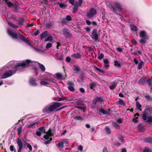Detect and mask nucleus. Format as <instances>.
Returning a JSON list of instances; mask_svg holds the SVG:
<instances>
[{"instance_id": "1", "label": "nucleus", "mask_w": 152, "mask_h": 152, "mask_svg": "<svg viewBox=\"0 0 152 152\" xmlns=\"http://www.w3.org/2000/svg\"><path fill=\"white\" fill-rule=\"evenodd\" d=\"M31 63V61L29 60H26L23 61L22 63H19L18 64L14 66L13 71L11 70H10L2 74L1 78L3 79L10 77L15 73L17 71L19 70L20 69V67H24L27 66L30 63Z\"/></svg>"}, {"instance_id": "2", "label": "nucleus", "mask_w": 152, "mask_h": 152, "mask_svg": "<svg viewBox=\"0 0 152 152\" xmlns=\"http://www.w3.org/2000/svg\"><path fill=\"white\" fill-rule=\"evenodd\" d=\"M7 33L9 35L11 36L13 38L16 39H20L22 41L25 42L29 45H31V43L30 41L22 34H21L18 32V33H16L13 32L11 30L8 28L7 29Z\"/></svg>"}, {"instance_id": "3", "label": "nucleus", "mask_w": 152, "mask_h": 152, "mask_svg": "<svg viewBox=\"0 0 152 152\" xmlns=\"http://www.w3.org/2000/svg\"><path fill=\"white\" fill-rule=\"evenodd\" d=\"M61 104L59 102H55L53 105H48L45 107L43 109L44 113H49L53 111L56 108L59 107Z\"/></svg>"}, {"instance_id": "4", "label": "nucleus", "mask_w": 152, "mask_h": 152, "mask_svg": "<svg viewBox=\"0 0 152 152\" xmlns=\"http://www.w3.org/2000/svg\"><path fill=\"white\" fill-rule=\"evenodd\" d=\"M149 111L148 109H145L142 115V118L144 121H146V122H152V116H148V111Z\"/></svg>"}, {"instance_id": "5", "label": "nucleus", "mask_w": 152, "mask_h": 152, "mask_svg": "<svg viewBox=\"0 0 152 152\" xmlns=\"http://www.w3.org/2000/svg\"><path fill=\"white\" fill-rule=\"evenodd\" d=\"M96 13V10L94 8H91L87 12L86 15L88 18H94Z\"/></svg>"}, {"instance_id": "6", "label": "nucleus", "mask_w": 152, "mask_h": 152, "mask_svg": "<svg viewBox=\"0 0 152 152\" xmlns=\"http://www.w3.org/2000/svg\"><path fill=\"white\" fill-rule=\"evenodd\" d=\"M51 77L50 76H48L45 79H42L41 80L40 83L41 85L43 86H47L49 84V83L51 82Z\"/></svg>"}, {"instance_id": "7", "label": "nucleus", "mask_w": 152, "mask_h": 152, "mask_svg": "<svg viewBox=\"0 0 152 152\" xmlns=\"http://www.w3.org/2000/svg\"><path fill=\"white\" fill-rule=\"evenodd\" d=\"M99 35L97 33V30L95 29H94L92 32V39L95 41H96L99 39Z\"/></svg>"}, {"instance_id": "8", "label": "nucleus", "mask_w": 152, "mask_h": 152, "mask_svg": "<svg viewBox=\"0 0 152 152\" xmlns=\"http://www.w3.org/2000/svg\"><path fill=\"white\" fill-rule=\"evenodd\" d=\"M62 32L65 37L66 38H70L72 34L69 32V30L66 28H64L62 30Z\"/></svg>"}, {"instance_id": "9", "label": "nucleus", "mask_w": 152, "mask_h": 152, "mask_svg": "<svg viewBox=\"0 0 152 152\" xmlns=\"http://www.w3.org/2000/svg\"><path fill=\"white\" fill-rule=\"evenodd\" d=\"M45 130L44 127L42 126L38 129V130L36 133V134L38 136H40L42 134L45 133Z\"/></svg>"}, {"instance_id": "10", "label": "nucleus", "mask_w": 152, "mask_h": 152, "mask_svg": "<svg viewBox=\"0 0 152 152\" xmlns=\"http://www.w3.org/2000/svg\"><path fill=\"white\" fill-rule=\"evenodd\" d=\"M139 36L142 38L144 39H148V37L147 34L144 31H140Z\"/></svg>"}, {"instance_id": "11", "label": "nucleus", "mask_w": 152, "mask_h": 152, "mask_svg": "<svg viewBox=\"0 0 152 152\" xmlns=\"http://www.w3.org/2000/svg\"><path fill=\"white\" fill-rule=\"evenodd\" d=\"M52 135L53 134L51 130L50 129H49L47 134L44 135V138L45 139L48 140L49 139H50V137H52Z\"/></svg>"}, {"instance_id": "12", "label": "nucleus", "mask_w": 152, "mask_h": 152, "mask_svg": "<svg viewBox=\"0 0 152 152\" xmlns=\"http://www.w3.org/2000/svg\"><path fill=\"white\" fill-rule=\"evenodd\" d=\"M103 101V99L101 97H97L93 100V104L95 105L98 102H102Z\"/></svg>"}, {"instance_id": "13", "label": "nucleus", "mask_w": 152, "mask_h": 152, "mask_svg": "<svg viewBox=\"0 0 152 152\" xmlns=\"http://www.w3.org/2000/svg\"><path fill=\"white\" fill-rule=\"evenodd\" d=\"M17 142L19 146L18 152H21L23 147L22 141L20 139H18Z\"/></svg>"}, {"instance_id": "14", "label": "nucleus", "mask_w": 152, "mask_h": 152, "mask_svg": "<svg viewBox=\"0 0 152 152\" xmlns=\"http://www.w3.org/2000/svg\"><path fill=\"white\" fill-rule=\"evenodd\" d=\"M71 56L72 58H74L79 59L81 58V56L79 53H76L72 55Z\"/></svg>"}, {"instance_id": "15", "label": "nucleus", "mask_w": 152, "mask_h": 152, "mask_svg": "<svg viewBox=\"0 0 152 152\" xmlns=\"http://www.w3.org/2000/svg\"><path fill=\"white\" fill-rule=\"evenodd\" d=\"M117 85V82L116 80L114 81L111 86H109L111 90H114Z\"/></svg>"}, {"instance_id": "16", "label": "nucleus", "mask_w": 152, "mask_h": 152, "mask_svg": "<svg viewBox=\"0 0 152 152\" xmlns=\"http://www.w3.org/2000/svg\"><path fill=\"white\" fill-rule=\"evenodd\" d=\"M29 83L30 85L33 86H37V83L33 78H31L30 79Z\"/></svg>"}, {"instance_id": "17", "label": "nucleus", "mask_w": 152, "mask_h": 152, "mask_svg": "<svg viewBox=\"0 0 152 152\" xmlns=\"http://www.w3.org/2000/svg\"><path fill=\"white\" fill-rule=\"evenodd\" d=\"M97 85V84L96 82H91L89 85V86L91 89H94Z\"/></svg>"}, {"instance_id": "18", "label": "nucleus", "mask_w": 152, "mask_h": 152, "mask_svg": "<svg viewBox=\"0 0 152 152\" xmlns=\"http://www.w3.org/2000/svg\"><path fill=\"white\" fill-rule=\"evenodd\" d=\"M73 118L76 120L80 121H83L84 120L83 118L81 116L79 115L74 116H73Z\"/></svg>"}, {"instance_id": "19", "label": "nucleus", "mask_w": 152, "mask_h": 152, "mask_svg": "<svg viewBox=\"0 0 152 152\" xmlns=\"http://www.w3.org/2000/svg\"><path fill=\"white\" fill-rule=\"evenodd\" d=\"M139 116V114L138 113H136L134 115L135 118H133L132 119V121L133 122L135 123H136L138 122V117Z\"/></svg>"}, {"instance_id": "20", "label": "nucleus", "mask_w": 152, "mask_h": 152, "mask_svg": "<svg viewBox=\"0 0 152 152\" xmlns=\"http://www.w3.org/2000/svg\"><path fill=\"white\" fill-rule=\"evenodd\" d=\"M53 37L52 36H50L46 38L45 40V42L48 41L50 42H53Z\"/></svg>"}, {"instance_id": "21", "label": "nucleus", "mask_w": 152, "mask_h": 152, "mask_svg": "<svg viewBox=\"0 0 152 152\" xmlns=\"http://www.w3.org/2000/svg\"><path fill=\"white\" fill-rule=\"evenodd\" d=\"M48 35V32L47 31H45L41 33V34L40 39L42 40L44 37H46Z\"/></svg>"}, {"instance_id": "22", "label": "nucleus", "mask_w": 152, "mask_h": 152, "mask_svg": "<svg viewBox=\"0 0 152 152\" xmlns=\"http://www.w3.org/2000/svg\"><path fill=\"white\" fill-rule=\"evenodd\" d=\"M104 66L105 68H109V61L107 59H104Z\"/></svg>"}, {"instance_id": "23", "label": "nucleus", "mask_w": 152, "mask_h": 152, "mask_svg": "<svg viewBox=\"0 0 152 152\" xmlns=\"http://www.w3.org/2000/svg\"><path fill=\"white\" fill-rule=\"evenodd\" d=\"M8 24L11 27L14 28H17L18 27V26L13 23H12L10 21L7 22Z\"/></svg>"}, {"instance_id": "24", "label": "nucleus", "mask_w": 152, "mask_h": 152, "mask_svg": "<svg viewBox=\"0 0 152 152\" xmlns=\"http://www.w3.org/2000/svg\"><path fill=\"white\" fill-rule=\"evenodd\" d=\"M114 4L115 6L118 8V10H119L120 11H121L122 10V8L120 4L118 2H115Z\"/></svg>"}, {"instance_id": "25", "label": "nucleus", "mask_w": 152, "mask_h": 152, "mask_svg": "<svg viewBox=\"0 0 152 152\" xmlns=\"http://www.w3.org/2000/svg\"><path fill=\"white\" fill-rule=\"evenodd\" d=\"M38 64L41 71L43 72H44L45 71V68L44 65L40 63H39Z\"/></svg>"}, {"instance_id": "26", "label": "nucleus", "mask_w": 152, "mask_h": 152, "mask_svg": "<svg viewBox=\"0 0 152 152\" xmlns=\"http://www.w3.org/2000/svg\"><path fill=\"white\" fill-rule=\"evenodd\" d=\"M113 126L117 129H119L120 128V126L116 122H113L112 123Z\"/></svg>"}, {"instance_id": "27", "label": "nucleus", "mask_w": 152, "mask_h": 152, "mask_svg": "<svg viewBox=\"0 0 152 152\" xmlns=\"http://www.w3.org/2000/svg\"><path fill=\"white\" fill-rule=\"evenodd\" d=\"M136 108L137 109L141 111V105L138 101H137L136 102Z\"/></svg>"}, {"instance_id": "28", "label": "nucleus", "mask_w": 152, "mask_h": 152, "mask_svg": "<svg viewBox=\"0 0 152 152\" xmlns=\"http://www.w3.org/2000/svg\"><path fill=\"white\" fill-rule=\"evenodd\" d=\"M143 152H152V150L148 147L145 148Z\"/></svg>"}, {"instance_id": "29", "label": "nucleus", "mask_w": 152, "mask_h": 152, "mask_svg": "<svg viewBox=\"0 0 152 152\" xmlns=\"http://www.w3.org/2000/svg\"><path fill=\"white\" fill-rule=\"evenodd\" d=\"M63 100H71V99H69V98L66 97H62L61 98H59L58 99V101H61Z\"/></svg>"}, {"instance_id": "30", "label": "nucleus", "mask_w": 152, "mask_h": 152, "mask_svg": "<svg viewBox=\"0 0 152 152\" xmlns=\"http://www.w3.org/2000/svg\"><path fill=\"white\" fill-rule=\"evenodd\" d=\"M130 27L131 30L134 31H136L137 30V28L136 26L134 25H131Z\"/></svg>"}, {"instance_id": "31", "label": "nucleus", "mask_w": 152, "mask_h": 152, "mask_svg": "<svg viewBox=\"0 0 152 152\" xmlns=\"http://www.w3.org/2000/svg\"><path fill=\"white\" fill-rule=\"evenodd\" d=\"M118 104L122 105L125 106L126 105L124 101L121 99H119L118 101Z\"/></svg>"}, {"instance_id": "32", "label": "nucleus", "mask_w": 152, "mask_h": 152, "mask_svg": "<svg viewBox=\"0 0 152 152\" xmlns=\"http://www.w3.org/2000/svg\"><path fill=\"white\" fill-rule=\"evenodd\" d=\"M79 7H80L77 4H75L73 8V12H75L78 10Z\"/></svg>"}, {"instance_id": "33", "label": "nucleus", "mask_w": 152, "mask_h": 152, "mask_svg": "<svg viewBox=\"0 0 152 152\" xmlns=\"http://www.w3.org/2000/svg\"><path fill=\"white\" fill-rule=\"evenodd\" d=\"M14 64V62L13 61H10L8 64H7V67L9 68H10V67H13V65Z\"/></svg>"}, {"instance_id": "34", "label": "nucleus", "mask_w": 152, "mask_h": 152, "mask_svg": "<svg viewBox=\"0 0 152 152\" xmlns=\"http://www.w3.org/2000/svg\"><path fill=\"white\" fill-rule=\"evenodd\" d=\"M143 65V62L142 61H140V62L138 64V69H141L142 67V65Z\"/></svg>"}, {"instance_id": "35", "label": "nucleus", "mask_w": 152, "mask_h": 152, "mask_svg": "<svg viewBox=\"0 0 152 152\" xmlns=\"http://www.w3.org/2000/svg\"><path fill=\"white\" fill-rule=\"evenodd\" d=\"M19 6V4L18 3H16L15 5L13 4V6L12 7H14L15 10L16 11L18 10Z\"/></svg>"}, {"instance_id": "36", "label": "nucleus", "mask_w": 152, "mask_h": 152, "mask_svg": "<svg viewBox=\"0 0 152 152\" xmlns=\"http://www.w3.org/2000/svg\"><path fill=\"white\" fill-rule=\"evenodd\" d=\"M56 76L57 77L58 79H61L62 77V74L61 73H57L56 74Z\"/></svg>"}, {"instance_id": "37", "label": "nucleus", "mask_w": 152, "mask_h": 152, "mask_svg": "<svg viewBox=\"0 0 152 152\" xmlns=\"http://www.w3.org/2000/svg\"><path fill=\"white\" fill-rule=\"evenodd\" d=\"M105 130L107 134H110L111 133L110 129L108 126H106L105 127Z\"/></svg>"}, {"instance_id": "38", "label": "nucleus", "mask_w": 152, "mask_h": 152, "mask_svg": "<svg viewBox=\"0 0 152 152\" xmlns=\"http://www.w3.org/2000/svg\"><path fill=\"white\" fill-rule=\"evenodd\" d=\"M83 0H78V2L76 1L75 4H77L79 7H80L82 5Z\"/></svg>"}, {"instance_id": "39", "label": "nucleus", "mask_w": 152, "mask_h": 152, "mask_svg": "<svg viewBox=\"0 0 152 152\" xmlns=\"http://www.w3.org/2000/svg\"><path fill=\"white\" fill-rule=\"evenodd\" d=\"M63 145L64 143L63 142V141L62 142H61L59 143H58L57 144V146L58 147H60L61 148H63Z\"/></svg>"}, {"instance_id": "40", "label": "nucleus", "mask_w": 152, "mask_h": 152, "mask_svg": "<svg viewBox=\"0 0 152 152\" xmlns=\"http://www.w3.org/2000/svg\"><path fill=\"white\" fill-rule=\"evenodd\" d=\"M110 9L112 10L113 12L115 13L116 12L115 9L112 5L109 6Z\"/></svg>"}, {"instance_id": "41", "label": "nucleus", "mask_w": 152, "mask_h": 152, "mask_svg": "<svg viewBox=\"0 0 152 152\" xmlns=\"http://www.w3.org/2000/svg\"><path fill=\"white\" fill-rule=\"evenodd\" d=\"M22 130V126H20L19 128H18L17 129V132L18 135H20L21 134V131Z\"/></svg>"}, {"instance_id": "42", "label": "nucleus", "mask_w": 152, "mask_h": 152, "mask_svg": "<svg viewBox=\"0 0 152 152\" xmlns=\"http://www.w3.org/2000/svg\"><path fill=\"white\" fill-rule=\"evenodd\" d=\"M104 57V54L102 53H101V54H99L98 55V58L100 60L102 59V58H103Z\"/></svg>"}, {"instance_id": "43", "label": "nucleus", "mask_w": 152, "mask_h": 152, "mask_svg": "<svg viewBox=\"0 0 152 152\" xmlns=\"http://www.w3.org/2000/svg\"><path fill=\"white\" fill-rule=\"evenodd\" d=\"M52 44L50 43H48L47 44L46 48V49H48L52 47Z\"/></svg>"}, {"instance_id": "44", "label": "nucleus", "mask_w": 152, "mask_h": 152, "mask_svg": "<svg viewBox=\"0 0 152 152\" xmlns=\"http://www.w3.org/2000/svg\"><path fill=\"white\" fill-rule=\"evenodd\" d=\"M74 86H69L68 88V89L71 91H75V89L73 87Z\"/></svg>"}, {"instance_id": "45", "label": "nucleus", "mask_w": 152, "mask_h": 152, "mask_svg": "<svg viewBox=\"0 0 152 152\" xmlns=\"http://www.w3.org/2000/svg\"><path fill=\"white\" fill-rule=\"evenodd\" d=\"M114 65L116 66H118V67H120L121 66L120 64L117 61H114Z\"/></svg>"}, {"instance_id": "46", "label": "nucleus", "mask_w": 152, "mask_h": 152, "mask_svg": "<svg viewBox=\"0 0 152 152\" xmlns=\"http://www.w3.org/2000/svg\"><path fill=\"white\" fill-rule=\"evenodd\" d=\"M26 145H27V147L29 148V151H31L32 150V147L31 145L28 143H26Z\"/></svg>"}, {"instance_id": "47", "label": "nucleus", "mask_w": 152, "mask_h": 152, "mask_svg": "<svg viewBox=\"0 0 152 152\" xmlns=\"http://www.w3.org/2000/svg\"><path fill=\"white\" fill-rule=\"evenodd\" d=\"M66 20V18H63L61 21V23L62 24H66L67 22V21Z\"/></svg>"}, {"instance_id": "48", "label": "nucleus", "mask_w": 152, "mask_h": 152, "mask_svg": "<svg viewBox=\"0 0 152 152\" xmlns=\"http://www.w3.org/2000/svg\"><path fill=\"white\" fill-rule=\"evenodd\" d=\"M59 6L61 8L64 9L66 7V6L64 4L62 3H60L59 4Z\"/></svg>"}, {"instance_id": "49", "label": "nucleus", "mask_w": 152, "mask_h": 152, "mask_svg": "<svg viewBox=\"0 0 152 152\" xmlns=\"http://www.w3.org/2000/svg\"><path fill=\"white\" fill-rule=\"evenodd\" d=\"M39 123V122H36L35 123H34L33 124H30L29 126H28V127H32L33 126H34V125H37Z\"/></svg>"}, {"instance_id": "50", "label": "nucleus", "mask_w": 152, "mask_h": 152, "mask_svg": "<svg viewBox=\"0 0 152 152\" xmlns=\"http://www.w3.org/2000/svg\"><path fill=\"white\" fill-rule=\"evenodd\" d=\"M67 84L69 86H74V83L71 81H68Z\"/></svg>"}, {"instance_id": "51", "label": "nucleus", "mask_w": 152, "mask_h": 152, "mask_svg": "<svg viewBox=\"0 0 152 152\" xmlns=\"http://www.w3.org/2000/svg\"><path fill=\"white\" fill-rule=\"evenodd\" d=\"M52 138H50L49 140L45 141L44 142V143L45 144H49L52 141Z\"/></svg>"}, {"instance_id": "52", "label": "nucleus", "mask_w": 152, "mask_h": 152, "mask_svg": "<svg viewBox=\"0 0 152 152\" xmlns=\"http://www.w3.org/2000/svg\"><path fill=\"white\" fill-rule=\"evenodd\" d=\"M10 149L11 151H14V152H16V150L13 145H10Z\"/></svg>"}, {"instance_id": "53", "label": "nucleus", "mask_w": 152, "mask_h": 152, "mask_svg": "<svg viewBox=\"0 0 152 152\" xmlns=\"http://www.w3.org/2000/svg\"><path fill=\"white\" fill-rule=\"evenodd\" d=\"M24 21V20L22 18H20L19 20L18 23L20 24H22L23 23Z\"/></svg>"}, {"instance_id": "54", "label": "nucleus", "mask_w": 152, "mask_h": 152, "mask_svg": "<svg viewBox=\"0 0 152 152\" xmlns=\"http://www.w3.org/2000/svg\"><path fill=\"white\" fill-rule=\"evenodd\" d=\"M66 20H67V21H71L72 19L71 17L69 15L66 16Z\"/></svg>"}, {"instance_id": "55", "label": "nucleus", "mask_w": 152, "mask_h": 152, "mask_svg": "<svg viewBox=\"0 0 152 152\" xmlns=\"http://www.w3.org/2000/svg\"><path fill=\"white\" fill-rule=\"evenodd\" d=\"M63 142L64 144H65L66 146H67L68 145V141L66 140H63Z\"/></svg>"}, {"instance_id": "56", "label": "nucleus", "mask_w": 152, "mask_h": 152, "mask_svg": "<svg viewBox=\"0 0 152 152\" xmlns=\"http://www.w3.org/2000/svg\"><path fill=\"white\" fill-rule=\"evenodd\" d=\"M64 55L63 54H62L60 55L59 59L61 61H63L64 60Z\"/></svg>"}, {"instance_id": "57", "label": "nucleus", "mask_w": 152, "mask_h": 152, "mask_svg": "<svg viewBox=\"0 0 152 152\" xmlns=\"http://www.w3.org/2000/svg\"><path fill=\"white\" fill-rule=\"evenodd\" d=\"M39 34V30L37 29L34 32V35H35V36H37Z\"/></svg>"}, {"instance_id": "58", "label": "nucleus", "mask_w": 152, "mask_h": 152, "mask_svg": "<svg viewBox=\"0 0 152 152\" xmlns=\"http://www.w3.org/2000/svg\"><path fill=\"white\" fill-rule=\"evenodd\" d=\"M70 61L71 58L69 57L68 56L66 58V62H69Z\"/></svg>"}, {"instance_id": "59", "label": "nucleus", "mask_w": 152, "mask_h": 152, "mask_svg": "<svg viewBox=\"0 0 152 152\" xmlns=\"http://www.w3.org/2000/svg\"><path fill=\"white\" fill-rule=\"evenodd\" d=\"M78 149L80 151H82L83 150V147L82 145H80L78 146Z\"/></svg>"}, {"instance_id": "60", "label": "nucleus", "mask_w": 152, "mask_h": 152, "mask_svg": "<svg viewBox=\"0 0 152 152\" xmlns=\"http://www.w3.org/2000/svg\"><path fill=\"white\" fill-rule=\"evenodd\" d=\"M119 139L122 142H124V139L123 137L122 136H119Z\"/></svg>"}, {"instance_id": "61", "label": "nucleus", "mask_w": 152, "mask_h": 152, "mask_svg": "<svg viewBox=\"0 0 152 152\" xmlns=\"http://www.w3.org/2000/svg\"><path fill=\"white\" fill-rule=\"evenodd\" d=\"M146 42V40L142 39H141L140 41V42L141 44L145 43Z\"/></svg>"}, {"instance_id": "62", "label": "nucleus", "mask_w": 152, "mask_h": 152, "mask_svg": "<svg viewBox=\"0 0 152 152\" xmlns=\"http://www.w3.org/2000/svg\"><path fill=\"white\" fill-rule=\"evenodd\" d=\"M147 83L149 86H150L151 85V79H149L147 81Z\"/></svg>"}, {"instance_id": "63", "label": "nucleus", "mask_w": 152, "mask_h": 152, "mask_svg": "<svg viewBox=\"0 0 152 152\" xmlns=\"http://www.w3.org/2000/svg\"><path fill=\"white\" fill-rule=\"evenodd\" d=\"M69 2L72 5H74L75 3V0H69Z\"/></svg>"}, {"instance_id": "64", "label": "nucleus", "mask_w": 152, "mask_h": 152, "mask_svg": "<svg viewBox=\"0 0 152 152\" xmlns=\"http://www.w3.org/2000/svg\"><path fill=\"white\" fill-rule=\"evenodd\" d=\"M100 111L102 113L104 114H105L106 113V112L105 110L103 109H101L100 110Z\"/></svg>"}]
</instances>
